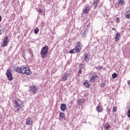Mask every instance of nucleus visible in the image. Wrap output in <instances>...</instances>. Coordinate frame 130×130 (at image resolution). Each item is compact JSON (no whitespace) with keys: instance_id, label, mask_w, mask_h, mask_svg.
Returning <instances> with one entry per match:
<instances>
[{"instance_id":"obj_1","label":"nucleus","mask_w":130,"mask_h":130,"mask_svg":"<svg viewBox=\"0 0 130 130\" xmlns=\"http://www.w3.org/2000/svg\"><path fill=\"white\" fill-rule=\"evenodd\" d=\"M15 71L16 73L22 74V75L26 74V76H30V75L32 74V72H31L30 68H28L25 67V66L16 67L15 69Z\"/></svg>"},{"instance_id":"obj_2","label":"nucleus","mask_w":130,"mask_h":130,"mask_svg":"<svg viewBox=\"0 0 130 130\" xmlns=\"http://www.w3.org/2000/svg\"><path fill=\"white\" fill-rule=\"evenodd\" d=\"M47 53H48V46L45 45L44 46L41 51V56L43 58H45L47 56Z\"/></svg>"},{"instance_id":"obj_3","label":"nucleus","mask_w":130,"mask_h":130,"mask_svg":"<svg viewBox=\"0 0 130 130\" xmlns=\"http://www.w3.org/2000/svg\"><path fill=\"white\" fill-rule=\"evenodd\" d=\"M6 75L9 81H13L14 78L13 77V73L11 72V69H8L7 70Z\"/></svg>"},{"instance_id":"obj_4","label":"nucleus","mask_w":130,"mask_h":130,"mask_svg":"<svg viewBox=\"0 0 130 130\" xmlns=\"http://www.w3.org/2000/svg\"><path fill=\"white\" fill-rule=\"evenodd\" d=\"M81 49H82V43H81V42H78L76 45L75 51L77 53H79L81 52Z\"/></svg>"},{"instance_id":"obj_5","label":"nucleus","mask_w":130,"mask_h":130,"mask_svg":"<svg viewBox=\"0 0 130 130\" xmlns=\"http://www.w3.org/2000/svg\"><path fill=\"white\" fill-rule=\"evenodd\" d=\"M37 90H38V87L36 85L31 86L30 87V89L29 90V92L30 93H32L35 95V94H36V92H37Z\"/></svg>"},{"instance_id":"obj_6","label":"nucleus","mask_w":130,"mask_h":130,"mask_svg":"<svg viewBox=\"0 0 130 130\" xmlns=\"http://www.w3.org/2000/svg\"><path fill=\"white\" fill-rule=\"evenodd\" d=\"M14 103L15 105L14 106V107H22V102L20 101V100L17 99V100L14 101Z\"/></svg>"},{"instance_id":"obj_7","label":"nucleus","mask_w":130,"mask_h":130,"mask_svg":"<svg viewBox=\"0 0 130 130\" xmlns=\"http://www.w3.org/2000/svg\"><path fill=\"white\" fill-rule=\"evenodd\" d=\"M8 43H9V41H8V36H6L3 42L2 47H6V46L8 45Z\"/></svg>"},{"instance_id":"obj_8","label":"nucleus","mask_w":130,"mask_h":130,"mask_svg":"<svg viewBox=\"0 0 130 130\" xmlns=\"http://www.w3.org/2000/svg\"><path fill=\"white\" fill-rule=\"evenodd\" d=\"M98 79V76L97 75H93L91 76L90 79L89 80V82H91V83H94L95 81Z\"/></svg>"},{"instance_id":"obj_9","label":"nucleus","mask_w":130,"mask_h":130,"mask_svg":"<svg viewBox=\"0 0 130 130\" xmlns=\"http://www.w3.org/2000/svg\"><path fill=\"white\" fill-rule=\"evenodd\" d=\"M32 123H33V121L31 118H28L26 119L25 122V124L26 125H31Z\"/></svg>"},{"instance_id":"obj_10","label":"nucleus","mask_w":130,"mask_h":130,"mask_svg":"<svg viewBox=\"0 0 130 130\" xmlns=\"http://www.w3.org/2000/svg\"><path fill=\"white\" fill-rule=\"evenodd\" d=\"M60 109L61 111H66L67 110V105L62 104L60 105Z\"/></svg>"},{"instance_id":"obj_11","label":"nucleus","mask_w":130,"mask_h":130,"mask_svg":"<svg viewBox=\"0 0 130 130\" xmlns=\"http://www.w3.org/2000/svg\"><path fill=\"white\" fill-rule=\"evenodd\" d=\"M90 11V8L89 6H86L85 8L83 10V12L84 14H88Z\"/></svg>"},{"instance_id":"obj_12","label":"nucleus","mask_w":130,"mask_h":130,"mask_svg":"<svg viewBox=\"0 0 130 130\" xmlns=\"http://www.w3.org/2000/svg\"><path fill=\"white\" fill-rule=\"evenodd\" d=\"M84 60L86 62H89L90 60V57H89V55L88 54H85L84 55Z\"/></svg>"},{"instance_id":"obj_13","label":"nucleus","mask_w":130,"mask_h":130,"mask_svg":"<svg viewBox=\"0 0 130 130\" xmlns=\"http://www.w3.org/2000/svg\"><path fill=\"white\" fill-rule=\"evenodd\" d=\"M70 76V74L69 73H65L64 76H63L62 80L63 81H66V80L68 79L69 76Z\"/></svg>"},{"instance_id":"obj_14","label":"nucleus","mask_w":130,"mask_h":130,"mask_svg":"<svg viewBox=\"0 0 130 130\" xmlns=\"http://www.w3.org/2000/svg\"><path fill=\"white\" fill-rule=\"evenodd\" d=\"M77 103L78 105H82L84 103V99H80L77 100Z\"/></svg>"},{"instance_id":"obj_15","label":"nucleus","mask_w":130,"mask_h":130,"mask_svg":"<svg viewBox=\"0 0 130 130\" xmlns=\"http://www.w3.org/2000/svg\"><path fill=\"white\" fill-rule=\"evenodd\" d=\"M96 110L98 111V112H102L103 109L101 108V106L100 105H98V106L96 108Z\"/></svg>"},{"instance_id":"obj_16","label":"nucleus","mask_w":130,"mask_h":130,"mask_svg":"<svg viewBox=\"0 0 130 130\" xmlns=\"http://www.w3.org/2000/svg\"><path fill=\"white\" fill-rule=\"evenodd\" d=\"M120 38V34L117 32L115 36V41H118Z\"/></svg>"},{"instance_id":"obj_17","label":"nucleus","mask_w":130,"mask_h":130,"mask_svg":"<svg viewBox=\"0 0 130 130\" xmlns=\"http://www.w3.org/2000/svg\"><path fill=\"white\" fill-rule=\"evenodd\" d=\"M59 116L60 118H61L62 119L66 117V115L64 113L60 112L59 114Z\"/></svg>"},{"instance_id":"obj_18","label":"nucleus","mask_w":130,"mask_h":130,"mask_svg":"<svg viewBox=\"0 0 130 130\" xmlns=\"http://www.w3.org/2000/svg\"><path fill=\"white\" fill-rule=\"evenodd\" d=\"M119 6H123L124 5V1L123 0H119L118 1Z\"/></svg>"},{"instance_id":"obj_19","label":"nucleus","mask_w":130,"mask_h":130,"mask_svg":"<svg viewBox=\"0 0 130 130\" xmlns=\"http://www.w3.org/2000/svg\"><path fill=\"white\" fill-rule=\"evenodd\" d=\"M110 128V124L109 123H106L105 125V129L108 130Z\"/></svg>"},{"instance_id":"obj_20","label":"nucleus","mask_w":130,"mask_h":130,"mask_svg":"<svg viewBox=\"0 0 130 130\" xmlns=\"http://www.w3.org/2000/svg\"><path fill=\"white\" fill-rule=\"evenodd\" d=\"M20 109H21V107H14V111L15 112H17V113L19 112Z\"/></svg>"},{"instance_id":"obj_21","label":"nucleus","mask_w":130,"mask_h":130,"mask_svg":"<svg viewBox=\"0 0 130 130\" xmlns=\"http://www.w3.org/2000/svg\"><path fill=\"white\" fill-rule=\"evenodd\" d=\"M83 85H84L85 86V87H86V88H89V87H90V84H89V82H84Z\"/></svg>"},{"instance_id":"obj_22","label":"nucleus","mask_w":130,"mask_h":130,"mask_svg":"<svg viewBox=\"0 0 130 130\" xmlns=\"http://www.w3.org/2000/svg\"><path fill=\"white\" fill-rule=\"evenodd\" d=\"M39 32V28L38 27H36L34 30V33L35 34H38V32Z\"/></svg>"},{"instance_id":"obj_23","label":"nucleus","mask_w":130,"mask_h":130,"mask_svg":"<svg viewBox=\"0 0 130 130\" xmlns=\"http://www.w3.org/2000/svg\"><path fill=\"white\" fill-rule=\"evenodd\" d=\"M112 79H116L117 78V74L114 73L112 75Z\"/></svg>"},{"instance_id":"obj_24","label":"nucleus","mask_w":130,"mask_h":130,"mask_svg":"<svg viewBox=\"0 0 130 130\" xmlns=\"http://www.w3.org/2000/svg\"><path fill=\"white\" fill-rule=\"evenodd\" d=\"M93 6H94L95 7H97V5H98V0L94 1L93 3Z\"/></svg>"},{"instance_id":"obj_25","label":"nucleus","mask_w":130,"mask_h":130,"mask_svg":"<svg viewBox=\"0 0 130 130\" xmlns=\"http://www.w3.org/2000/svg\"><path fill=\"white\" fill-rule=\"evenodd\" d=\"M69 52H70V53H71L72 54H73L74 53H76V49L71 50Z\"/></svg>"},{"instance_id":"obj_26","label":"nucleus","mask_w":130,"mask_h":130,"mask_svg":"<svg viewBox=\"0 0 130 130\" xmlns=\"http://www.w3.org/2000/svg\"><path fill=\"white\" fill-rule=\"evenodd\" d=\"M126 18H127V19L130 18V11L127 12V14L126 15Z\"/></svg>"},{"instance_id":"obj_27","label":"nucleus","mask_w":130,"mask_h":130,"mask_svg":"<svg viewBox=\"0 0 130 130\" xmlns=\"http://www.w3.org/2000/svg\"><path fill=\"white\" fill-rule=\"evenodd\" d=\"M81 33L83 36H85V35H86V29H84L83 30H82L81 31Z\"/></svg>"},{"instance_id":"obj_28","label":"nucleus","mask_w":130,"mask_h":130,"mask_svg":"<svg viewBox=\"0 0 130 130\" xmlns=\"http://www.w3.org/2000/svg\"><path fill=\"white\" fill-rule=\"evenodd\" d=\"M79 69L80 70H83V68H84V64H80L79 65Z\"/></svg>"},{"instance_id":"obj_29","label":"nucleus","mask_w":130,"mask_h":130,"mask_svg":"<svg viewBox=\"0 0 130 130\" xmlns=\"http://www.w3.org/2000/svg\"><path fill=\"white\" fill-rule=\"evenodd\" d=\"M127 116L129 118H130V109H129L127 112Z\"/></svg>"},{"instance_id":"obj_30","label":"nucleus","mask_w":130,"mask_h":130,"mask_svg":"<svg viewBox=\"0 0 130 130\" xmlns=\"http://www.w3.org/2000/svg\"><path fill=\"white\" fill-rule=\"evenodd\" d=\"M38 12L40 13V14H42V13H43V10L41 9H39Z\"/></svg>"},{"instance_id":"obj_31","label":"nucleus","mask_w":130,"mask_h":130,"mask_svg":"<svg viewBox=\"0 0 130 130\" xmlns=\"http://www.w3.org/2000/svg\"><path fill=\"white\" fill-rule=\"evenodd\" d=\"M4 31L5 30H4V29H0V35H2Z\"/></svg>"},{"instance_id":"obj_32","label":"nucleus","mask_w":130,"mask_h":130,"mask_svg":"<svg viewBox=\"0 0 130 130\" xmlns=\"http://www.w3.org/2000/svg\"><path fill=\"white\" fill-rule=\"evenodd\" d=\"M106 86V84L105 83H102L101 85V87L102 88H104V87Z\"/></svg>"},{"instance_id":"obj_33","label":"nucleus","mask_w":130,"mask_h":130,"mask_svg":"<svg viewBox=\"0 0 130 130\" xmlns=\"http://www.w3.org/2000/svg\"><path fill=\"white\" fill-rule=\"evenodd\" d=\"M119 22H120V20H119V18H117L116 19V23H119Z\"/></svg>"},{"instance_id":"obj_34","label":"nucleus","mask_w":130,"mask_h":130,"mask_svg":"<svg viewBox=\"0 0 130 130\" xmlns=\"http://www.w3.org/2000/svg\"><path fill=\"white\" fill-rule=\"evenodd\" d=\"M116 108H115V107H113V112H116Z\"/></svg>"},{"instance_id":"obj_35","label":"nucleus","mask_w":130,"mask_h":130,"mask_svg":"<svg viewBox=\"0 0 130 130\" xmlns=\"http://www.w3.org/2000/svg\"><path fill=\"white\" fill-rule=\"evenodd\" d=\"M83 69H79V71H78V73H79V74H82V70Z\"/></svg>"},{"instance_id":"obj_36","label":"nucleus","mask_w":130,"mask_h":130,"mask_svg":"<svg viewBox=\"0 0 130 130\" xmlns=\"http://www.w3.org/2000/svg\"><path fill=\"white\" fill-rule=\"evenodd\" d=\"M29 54H30V55H32V56H33V51H30L29 52Z\"/></svg>"},{"instance_id":"obj_37","label":"nucleus","mask_w":130,"mask_h":130,"mask_svg":"<svg viewBox=\"0 0 130 130\" xmlns=\"http://www.w3.org/2000/svg\"><path fill=\"white\" fill-rule=\"evenodd\" d=\"M98 69H100V70H102L103 67H102V66H99V67H98Z\"/></svg>"},{"instance_id":"obj_38","label":"nucleus","mask_w":130,"mask_h":130,"mask_svg":"<svg viewBox=\"0 0 130 130\" xmlns=\"http://www.w3.org/2000/svg\"><path fill=\"white\" fill-rule=\"evenodd\" d=\"M127 84L128 85L129 87H130V81H127Z\"/></svg>"},{"instance_id":"obj_39","label":"nucleus","mask_w":130,"mask_h":130,"mask_svg":"<svg viewBox=\"0 0 130 130\" xmlns=\"http://www.w3.org/2000/svg\"><path fill=\"white\" fill-rule=\"evenodd\" d=\"M106 111H107L108 112H109V111H110L109 108H108L106 109Z\"/></svg>"},{"instance_id":"obj_40","label":"nucleus","mask_w":130,"mask_h":130,"mask_svg":"<svg viewBox=\"0 0 130 130\" xmlns=\"http://www.w3.org/2000/svg\"><path fill=\"white\" fill-rule=\"evenodd\" d=\"M3 18H2V16L0 15V22H2V19Z\"/></svg>"},{"instance_id":"obj_41","label":"nucleus","mask_w":130,"mask_h":130,"mask_svg":"<svg viewBox=\"0 0 130 130\" xmlns=\"http://www.w3.org/2000/svg\"><path fill=\"white\" fill-rule=\"evenodd\" d=\"M112 30H116V29H115V28H112Z\"/></svg>"}]
</instances>
